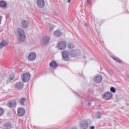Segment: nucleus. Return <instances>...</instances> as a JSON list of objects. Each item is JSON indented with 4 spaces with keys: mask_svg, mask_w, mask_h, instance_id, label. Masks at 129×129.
I'll use <instances>...</instances> for the list:
<instances>
[{
    "mask_svg": "<svg viewBox=\"0 0 129 129\" xmlns=\"http://www.w3.org/2000/svg\"><path fill=\"white\" fill-rule=\"evenodd\" d=\"M80 126L82 129H87L88 127V122L85 120H82L80 123Z\"/></svg>",
    "mask_w": 129,
    "mask_h": 129,
    "instance_id": "5",
    "label": "nucleus"
},
{
    "mask_svg": "<svg viewBox=\"0 0 129 129\" xmlns=\"http://www.w3.org/2000/svg\"><path fill=\"white\" fill-rule=\"evenodd\" d=\"M37 5L39 8H44L45 7V2L44 0H38Z\"/></svg>",
    "mask_w": 129,
    "mask_h": 129,
    "instance_id": "11",
    "label": "nucleus"
},
{
    "mask_svg": "<svg viewBox=\"0 0 129 129\" xmlns=\"http://www.w3.org/2000/svg\"><path fill=\"white\" fill-rule=\"evenodd\" d=\"M112 59H113V60H114L117 63H121V60H120V59L118 58H115V57H112Z\"/></svg>",
    "mask_w": 129,
    "mask_h": 129,
    "instance_id": "23",
    "label": "nucleus"
},
{
    "mask_svg": "<svg viewBox=\"0 0 129 129\" xmlns=\"http://www.w3.org/2000/svg\"><path fill=\"white\" fill-rule=\"evenodd\" d=\"M88 105H89V106H90V105H91V103L89 102V103H88Z\"/></svg>",
    "mask_w": 129,
    "mask_h": 129,
    "instance_id": "32",
    "label": "nucleus"
},
{
    "mask_svg": "<svg viewBox=\"0 0 129 129\" xmlns=\"http://www.w3.org/2000/svg\"><path fill=\"white\" fill-rule=\"evenodd\" d=\"M71 2V0H68V3H70Z\"/></svg>",
    "mask_w": 129,
    "mask_h": 129,
    "instance_id": "33",
    "label": "nucleus"
},
{
    "mask_svg": "<svg viewBox=\"0 0 129 129\" xmlns=\"http://www.w3.org/2000/svg\"><path fill=\"white\" fill-rule=\"evenodd\" d=\"M67 46V44L65 41H60L58 43L57 47L59 49V50H64V49H66V47Z\"/></svg>",
    "mask_w": 129,
    "mask_h": 129,
    "instance_id": "3",
    "label": "nucleus"
},
{
    "mask_svg": "<svg viewBox=\"0 0 129 129\" xmlns=\"http://www.w3.org/2000/svg\"><path fill=\"white\" fill-rule=\"evenodd\" d=\"M54 35L55 37H60L61 36V32L59 30H56L54 32Z\"/></svg>",
    "mask_w": 129,
    "mask_h": 129,
    "instance_id": "18",
    "label": "nucleus"
},
{
    "mask_svg": "<svg viewBox=\"0 0 129 129\" xmlns=\"http://www.w3.org/2000/svg\"><path fill=\"white\" fill-rule=\"evenodd\" d=\"M22 27L24 28H26L27 27H29V23L26 20H22Z\"/></svg>",
    "mask_w": 129,
    "mask_h": 129,
    "instance_id": "14",
    "label": "nucleus"
},
{
    "mask_svg": "<svg viewBox=\"0 0 129 129\" xmlns=\"http://www.w3.org/2000/svg\"><path fill=\"white\" fill-rule=\"evenodd\" d=\"M50 67L52 68L53 69H56L58 67V64L56 61H52L50 63Z\"/></svg>",
    "mask_w": 129,
    "mask_h": 129,
    "instance_id": "13",
    "label": "nucleus"
},
{
    "mask_svg": "<svg viewBox=\"0 0 129 129\" xmlns=\"http://www.w3.org/2000/svg\"><path fill=\"white\" fill-rule=\"evenodd\" d=\"M102 116V114L99 112H97L95 114V117L97 118H100Z\"/></svg>",
    "mask_w": 129,
    "mask_h": 129,
    "instance_id": "22",
    "label": "nucleus"
},
{
    "mask_svg": "<svg viewBox=\"0 0 129 129\" xmlns=\"http://www.w3.org/2000/svg\"><path fill=\"white\" fill-rule=\"evenodd\" d=\"M76 55V49H73L70 52L71 57H75Z\"/></svg>",
    "mask_w": 129,
    "mask_h": 129,
    "instance_id": "16",
    "label": "nucleus"
},
{
    "mask_svg": "<svg viewBox=\"0 0 129 129\" xmlns=\"http://www.w3.org/2000/svg\"><path fill=\"white\" fill-rule=\"evenodd\" d=\"M4 109H3V108H0V116H2V114H4Z\"/></svg>",
    "mask_w": 129,
    "mask_h": 129,
    "instance_id": "26",
    "label": "nucleus"
},
{
    "mask_svg": "<svg viewBox=\"0 0 129 129\" xmlns=\"http://www.w3.org/2000/svg\"><path fill=\"white\" fill-rule=\"evenodd\" d=\"M17 39L20 42H25L26 40V33L23 29L18 28L17 29Z\"/></svg>",
    "mask_w": 129,
    "mask_h": 129,
    "instance_id": "1",
    "label": "nucleus"
},
{
    "mask_svg": "<svg viewBox=\"0 0 129 129\" xmlns=\"http://www.w3.org/2000/svg\"><path fill=\"white\" fill-rule=\"evenodd\" d=\"M110 91H111V92H112L113 93H115V92L116 91L114 87H111Z\"/></svg>",
    "mask_w": 129,
    "mask_h": 129,
    "instance_id": "25",
    "label": "nucleus"
},
{
    "mask_svg": "<svg viewBox=\"0 0 129 129\" xmlns=\"http://www.w3.org/2000/svg\"><path fill=\"white\" fill-rule=\"evenodd\" d=\"M61 53L64 61H69L70 60L69 58V52L68 50H63Z\"/></svg>",
    "mask_w": 129,
    "mask_h": 129,
    "instance_id": "2",
    "label": "nucleus"
},
{
    "mask_svg": "<svg viewBox=\"0 0 129 129\" xmlns=\"http://www.w3.org/2000/svg\"><path fill=\"white\" fill-rule=\"evenodd\" d=\"M36 53L34 52H31L28 55V59L30 61H34L36 59Z\"/></svg>",
    "mask_w": 129,
    "mask_h": 129,
    "instance_id": "9",
    "label": "nucleus"
},
{
    "mask_svg": "<svg viewBox=\"0 0 129 129\" xmlns=\"http://www.w3.org/2000/svg\"><path fill=\"white\" fill-rule=\"evenodd\" d=\"M15 78V76L14 75H11L9 76V79H10V80H14Z\"/></svg>",
    "mask_w": 129,
    "mask_h": 129,
    "instance_id": "24",
    "label": "nucleus"
},
{
    "mask_svg": "<svg viewBox=\"0 0 129 129\" xmlns=\"http://www.w3.org/2000/svg\"><path fill=\"white\" fill-rule=\"evenodd\" d=\"M87 3L88 5H89V3H90V0H87Z\"/></svg>",
    "mask_w": 129,
    "mask_h": 129,
    "instance_id": "30",
    "label": "nucleus"
},
{
    "mask_svg": "<svg viewBox=\"0 0 129 129\" xmlns=\"http://www.w3.org/2000/svg\"><path fill=\"white\" fill-rule=\"evenodd\" d=\"M102 97L103 99L109 100V99H111L112 97V93L111 92H107L103 95Z\"/></svg>",
    "mask_w": 129,
    "mask_h": 129,
    "instance_id": "6",
    "label": "nucleus"
},
{
    "mask_svg": "<svg viewBox=\"0 0 129 129\" xmlns=\"http://www.w3.org/2000/svg\"><path fill=\"white\" fill-rule=\"evenodd\" d=\"M10 44V42L9 41H3L0 43V49H2L5 46H7V45H9Z\"/></svg>",
    "mask_w": 129,
    "mask_h": 129,
    "instance_id": "15",
    "label": "nucleus"
},
{
    "mask_svg": "<svg viewBox=\"0 0 129 129\" xmlns=\"http://www.w3.org/2000/svg\"><path fill=\"white\" fill-rule=\"evenodd\" d=\"M94 81L96 82V83H100V82L102 81V76H101L100 75L96 76L94 78Z\"/></svg>",
    "mask_w": 129,
    "mask_h": 129,
    "instance_id": "7",
    "label": "nucleus"
},
{
    "mask_svg": "<svg viewBox=\"0 0 129 129\" xmlns=\"http://www.w3.org/2000/svg\"><path fill=\"white\" fill-rule=\"evenodd\" d=\"M26 100H27V99L23 98L19 100V103L22 105H24V103Z\"/></svg>",
    "mask_w": 129,
    "mask_h": 129,
    "instance_id": "21",
    "label": "nucleus"
},
{
    "mask_svg": "<svg viewBox=\"0 0 129 129\" xmlns=\"http://www.w3.org/2000/svg\"><path fill=\"white\" fill-rule=\"evenodd\" d=\"M2 23V16H0V24Z\"/></svg>",
    "mask_w": 129,
    "mask_h": 129,
    "instance_id": "31",
    "label": "nucleus"
},
{
    "mask_svg": "<svg viewBox=\"0 0 129 129\" xmlns=\"http://www.w3.org/2000/svg\"><path fill=\"white\" fill-rule=\"evenodd\" d=\"M0 123H2V121H0Z\"/></svg>",
    "mask_w": 129,
    "mask_h": 129,
    "instance_id": "34",
    "label": "nucleus"
},
{
    "mask_svg": "<svg viewBox=\"0 0 129 129\" xmlns=\"http://www.w3.org/2000/svg\"><path fill=\"white\" fill-rule=\"evenodd\" d=\"M7 2L4 1H0V6L2 7V8H7Z\"/></svg>",
    "mask_w": 129,
    "mask_h": 129,
    "instance_id": "17",
    "label": "nucleus"
},
{
    "mask_svg": "<svg viewBox=\"0 0 129 129\" xmlns=\"http://www.w3.org/2000/svg\"><path fill=\"white\" fill-rule=\"evenodd\" d=\"M25 114V109L23 107L19 108L18 110V115L23 116Z\"/></svg>",
    "mask_w": 129,
    "mask_h": 129,
    "instance_id": "8",
    "label": "nucleus"
},
{
    "mask_svg": "<svg viewBox=\"0 0 129 129\" xmlns=\"http://www.w3.org/2000/svg\"><path fill=\"white\" fill-rule=\"evenodd\" d=\"M68 49H73L74 48V45H73V43L70 42L68 44Z\"/></svg>",
    "mask_w": 129,
    "mask_h": 129,
    "instance_id": "20",
    "label": "nucleus"
},
{
    "mask_svg": "<svg viewBox=\"0 0 129 129\" xmlns=\"http://www.w3.org/2000/svg\"><path fill=\"white\" fill-rule=\"evenodd\" d=\"M90 129H94V128H95V127H94V126H91L90 127Z\"/></svg>",
    "mask_w": 129,
    "mask_h": 129,
    "instance_id": "28",
    "label": "nucleus"
},
{
    "mask_svg": "<svg viewBox=\"0 0 129 129\" xmlns=\"http://www.w3.org/2000/svg\"><path fill=\"white\" fill-rule=\"evenodd\" d=\"M8 106H9L10 107H12L13 106V103H8Z\"/></svg>",
    "mask_w": 129,
    "mask_h": 129,
    "instance_id": "27",
    "label": "nucleus"
},
{
    "mask_svg": "<svg viewBox=\"0 0 129 129\" xmlns=\"http://www.w3.org/2000/svg\"><path fill=\"white\" fill-rule=\"evenodd\" d=\"M21 79L23 82H28L30 80V74L24 73L22 75Z\"/></svg>",
    "mask_w": 129,
    "mask_h": 129,
    "instance_id": "4",
    "label": "nucleus"
},
{
    "mask_svg": "<svg viewBox=\"0 0 129 129\" xmlns=\"http://www.w3.org/2000/svg\"><path fill=\"white\" fill-rule=\"evenodd\" d=\"M4 126L5 128H11L12 127V124L11 123H6L5 124Z\"/></svg>",
    "mask_w": 129,
    "mask_h": 129,
    "instance_id": "19",
    "label": "nucleus"
},
{
    "mask_svg": "<svg viewBox=\"0 0 129 129\" xmlns=\"http://www.w3.org/2000/svg\"><path fill=\"white\" fill-rule=\"evenodd\" d=\"M42 42L45 45L49 44V42H50V37L49 36H44L42 39Z\"/></svg>",
    "mask_w": 129,
    "mask_h": 129,
    "instance_id": "10",
    "label": "nucleus"
},
{
    "mask_svg": "<svg viewBox=\"0 0 129 129\" xmlns=\"http://www.w3.org/2000/svg\"><path fill=\"white\" fill-rule=\"evenodd\" d=\"M53 29H54V28H53V27H50V28H49V30H50V31H53Z\"/></svg>",
    "mask_w": 129,
    "mask_h": 129,
    "instance_id": "29",
    "label": "nucleus"
},
{
    "mask_svg": "<svg viewBox=\"0 0 129 129\" xmlns=\"http://www.w3.org/2000/svg\"><path fill=\"white\" fill-rule=\"evenodd\" d=\"M15 87L17 89L21 90V89H23V88L24 87V84L22 82L17 83L15 85Z\"/></svg>",
    "mask_w": 129,
    "mask_h": 129,
    "instance_id": "12",
    "label": "nucleus"
}]
</instances>
